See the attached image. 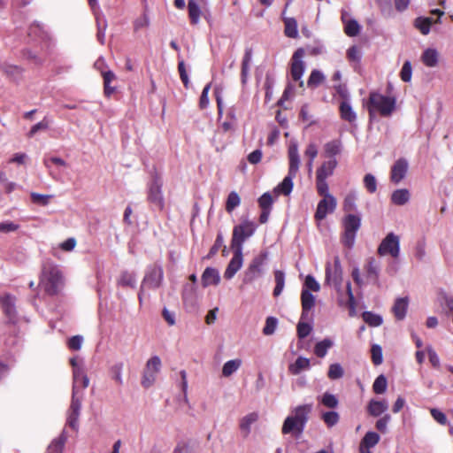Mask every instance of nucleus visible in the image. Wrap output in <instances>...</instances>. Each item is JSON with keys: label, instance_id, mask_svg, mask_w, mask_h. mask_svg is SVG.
Segmentation results:
<instances>
[{"label": "nucleus", "instance_id": "obj_1", "mask_svg": "<svg viewBox=\"0 0 453 453\" xmlns=\"http://www.w3.org/2000/svg\"><path fill=\"white\" fill-rule=\"evenodd\" d=\"M70 365L73 367V393L67 423L72 428L76 429L84 396L83 391L88 387L89 379L83 359L77 356L73 357L70 359Z\"/></svg>", "mask_w": 453, "mask_h": 453}, {"label": "nucleus", "instance_id": "obj_2", "mask_svg": "<svg viewBox=\"0 0 453 453\" xmlns=\"http://www.w3.org/2000/svg\"><path fill=\"white\" fill-rule=\"evenodd\" d=\"M288 173L283 180L278 184L273 192L276 195L288 196L294 187L293 180L296 176L300 166V156L298 151V145L296 142H290L288 146Z\"/></svg>", "mask_w": 453, "mask_h": 453}, {"label": "nucleus", "instance_id": "obj_3", "mask_svg": "<svg viewBox=\"0 0 453 453\" xmlns=\"http://www.w3.org/2000/svg\"><path fill=\"white\" fill-rule=\"evenodd\" d=\"M395 96H385L378 92H371L365 103L370 117L374 118L377 114L381 117H388L395 109Z\"/></svg>", "mask_w": 453, "mask_h": 453}, {"label": "nucleus", "instance_id": "obj_4", "mask_svg": "<svg viewBox=\"0 0 453 453\" xmlns=\"http://www.w3.org/2000/svg\"><path fill=\"white\" fill-rule=\"evenodd\" d=\"M62 284V275L54 265H44L39 286L49 296L57 295Z\"/></svg>", "mask_w": 453, "mask_h": 453}, {"label": "nucleus", "instance_id": "obj_5", "mask_svg": "<svg viewBox=\"0 0 453 453\" xmlns=\"http://www.w3.org/2000/svg\"><path fill=\"white\" fill-rule=\"evenodd\" d=\"M257 229V225L250 219H242V222L233 229L231 247L233 250L242 251L245 241L251 237Z\"/></svg>", "mask_w": 453, "mask_h": 453}, {"label": "nucleus", "instance_id": "obj_6", "mask_svg": "<svg viewBox=\"0 0 453 453\" xmlns=\"http://www.w3.org/2000/svg\"><path fill=\"white\" fill-rule=\"evenodd\" d=\"M266 260V252H262L255 257L243 273L242 283L251 284L253 281L261 277L264 273V266Z\"/></svg>", "mask_w": 453, "mask_h": 453}, {"label": "nucleus", "instance_id": "obj_7", "mask_svg": "<svg viewBox=\"0 0 453 453\" xmlns=\"http://www.w3.org/2000/svg\"><path fill=\"white\" fill-rule=\"evenodd\" d=\"M344 233L342 235V242L351 248L356 240L357 232L361 226V218L358 215L348 214L342 219Z\"/></svg>", "mask_w": 453, "mask_h": 453}, {"label": "nucleus", "instance_id": "obj_8", "mask_svg": "<svg viewBox=\"0 0 453 453\" xmlns=\"http://www.w3.org/2000/svg\"><path fill=\"white\" fill-rule=\"evenodd\" d=\"M342 282V268L340 258L335 257L334 263H327L326 265V283L332 285L340 292Z\"/></svg>", "mask_w": 453, "mask_h": 453}, {"label": "nucleus", "instance_id": "obj_9", "mask_svg": "<svg viewBox=\"0 0 453 453\" xmlns=\"http://www.w3.org/2000/svg\"><path fill=\"white\" fill-rule=\"evenodd\" d=\"M161 365V359L157 356H153L147 361L142 379V385L144 388H150L154 384Z\"/></svg>", "mask_w": 453, "mask_h": 453}, {"label": "nucleus", "instance_id": "obj_10", "mask_svg": "<svg viewBox=\"0 0 453 453\" xmlns=\"http://www.w3.org/2000/svg\"><path fill=\"white\" fill-rule=\"evenodd\" d=\"M162 280H163V269L158 265L151 266L148 270V272L143 279L142 286L141 288V290H140V293L138 296L140 302H142V295L144 288H157L158 287H160Z\"/></svg>", "mask_w": 453, "mask_h": 453}, {"label": "nucleus", "instance_id": "obj_11", "mask_svg": "<svg viewBox=\"0 0 453 453\" xmlns=\"http://www.w3.org/2000/svg\"><path fill=\"white\" fill-rule=\"evenodd\" d=\"M304 57V50L302 48L297 49L292 58H291V67L290 73L291 77L296 81H300V87L303 86V81H302L303 74L305 70V65L303 61V58Z\"/></svg>", "mask_w": 453, "mask_h": 453}, {"label": "nucleus", "instance_id": "obj_12", "mask_svg": "<svg viewBox=\"0 0 453 453\" xmlns=\"http://www.w3.org/2000/svg\"><path fill=\"white\" fill-rule=\"evenodd\" d=\"M0 305L3 312L12 323L17 319L16 297L7 292L0 293Z\"/></svg>", "mask_w": 453, "mask_h": 453}, {"label": "nucleus", "instance_id": "obj_13", "mask_svg": "<svg viewBox=\"0 0 453 453\" xmlns=\"http://www.w3.org/2000/svg\"><path fill=\"white\" fill-rule=\"evenodd\" d=\"M337 205L336 199L334 196H327L321 199L317 206L315 219L317 220L324 219L328 213H332Z\"/></svg>", "mask_w": 453, "mask_h": 453}, {"label": "nucleus", "instance_id": "obj_14", "mask_svg": "<svg viewBox=\"0 0 453 453\" xmlns=\"http://www.w3.org/2000/svg\"><path fill=\"white\" fill-rule=\"evenodd\" d=\"M148 199L156 207L162 210L164 207V196L162 193V182L154 180L149 188Z\"/></svg>", "mask_w": 453, "mask_h": 453}, {"label": "nucleus", "instance_id": "obj_15", "mask_svg": "<svg viewBox=\"0 0 453 453\" xmlns=\"http://www.w3.org/2000/svg\"><path fill=\"white\" fill-rule=\"evenodd\" d=\"M234 255L231 260L229 261L226 271L224 273V277L226 280H231L236 274V273L242 268L243 264V255L242 251L239 250H233Z\"/></svg>", "mask_w": 453, "mask_h": 453}, {"label": "nucleus", "instance_id": "obj_16", "mask_svg": "<svg viewBox=\"0 0 453 453\" xmlns=\"http://www.w3.org/2000/svg\"><path fill=\"white\" fill-rule=\"evenodd\" d=\"M380 256L391 255L396 257V235L394 233H389L381 242L378 248Z\"/></svg>", "mask_w": 453, "mask_h": 453}, {"label": "nucleus", "instance_id": "obj_17", "mask_svg": "<svg viewBox=\"0 0 453 453\" xmlns=\"http://www.w3.org/2000/svg\"><path fill=\"white\" fill-rule=\"evenodd\" d=\"M311 410L312 404L299 405L292 410L291 415L294 417V419L297 421L300 428L305 427Z\"/></svg>", "mask_w": 453, "mask_h": 453}, {"label": "nucleus", "instance_id": "obj_18", "mask_svg": "<svg viewBox=\"0 0 453 453\" xmlns=\"http://www.w3.org/2000/svg\"><path fill=\"white\" fill-rule=\"evenodd\" d=\"M257 412H250L243 416L239 422L240 431L244 438L248 437L251 432V426L258 420Z\"/></svg>", "mask_w": 453, "mask_h": 453}, {"label": "nucleus", "instance_id": "obj_19", "mask_svg": "<svg viewBox=\"0 0 453 453\" xmlns=\"http://www.w3.org/2000/svg\"><path fill=\"white\" fill-rule=\"evenodd\" d=\"M201 281L203 288H207L211 285L217 286L220 281L219 270L213 267L205 268L202 274Z\"/></svg>", "mask_w": 453, "mask_h": 453}, {"label": "nucleus", "instance_id": "obj_20", "mask_svg": "<svg viewBox=\"0 0 453 453\" xmlns=\"http://www.w3.org/2000/svg\"><path fill=\"white\" fill-rule=\"evenodd\" d=\"M338 165V161L335 158H330L327 161L322 163V165L317 169L316 179H325L334 174L335 168Z\"/></svg>", "mask_w": 453, "mask_h": 453}, {"label": "nucleus", "instance_id": "obj_21", "mask_svg": "<svg viewBox=\"0 0 453 453\" xmlns=\"http://www.w3.org/2000/svg\"><path fill=\"white\" fill-rule=\"evenodd\" d=\"M365 273V278L368 281L376 282L379 277V264L374 257H369L366 259L364 266Z\"/></svg>", "mask_w": 453, "mask_h": 453}, {"label": "nucleus", "instance_id": "obj_22", "mask_svg": "<svg viewBox=\"0 0 453 453\" xmlns=\"http://www.w3.org/2000/svg\"><path fill=\"white\" fill-rule=\"evenodd\" d=\"M304 430V427L300 428L299 424L292 415L288 416L282 426L281 432L283 434H293L296 436L300 435Z\"/></svg>", "mask_w": 453, "mask_h": 453}, {"label": "nucleus", "instance_id": "obj_23", "mask_svg": "<svg viewBox=\"0 0 453 453\" xmlns=\"http://www.w3.org/2000/svg\"><path fill=\"white\" fill-rule=\"evenodd\" d=\"M339 110L341 118L343 120L348 121L349 123L356 121L357 114L354 111L349 103V100H342L340 104Z\"/></svg>", "mask_w": 453, "mask_h": 453}, {"label": "nucleus", "instance_id": "obj_24", "mask_svg": "<svg viewBox=\"0 0 453 453\" xmlns=\"http://www.w3.org/2000/svg\"><path fill=\"white\" fill-rule=\"evenodd\" d=\"M315 296L311 292H309L307 289H302L301 303L303 308V317L306 312L311 311L315 306Z\"/></svg>", "mask_w": 453, "mask_h": 453}, {"label": "nucleus", "instance_id": "obj_25", "mask_svg": "<svg viewBox=\"0 0 453 453\" xmlns=\"http://www.w3.org/2000/svg\"><path fill=\"white\" fill-rule=\"evenodd\" d=\"M199 4L200 3L196 0H189L188 2V17L191 23L194 25L198 24L202 14Z\"/></svg>", "mask_w": 453, "mask_h": 453}, {"label": "nucleus", "instance_id": "obj_26", "mask_svg": "<svg viewBox=\"0 0 453 453\" xmlns=\"http://www.w3.org/2000/svg\"><path fill=\"white\" fill-rule=\"evenodd\" d=\"M342 144L339 140L330 141L324 145L325 155L330 158H334V156L339 155L342 152Z\"/></svg>", "mask_w": 453, "mask_h": 453}, {"label": "nucleus", "instance_id": "obj_27", "mask_svg": "<svg viewBox=\"0 0 453 453\" xmlns=\"http://www.w3.org/2000/svg\"><path fill=\"white\" fill-rule=\"evenodd\" d=\"M421 59L426 66L434 67L438 64V52L434 49H427L423 52Z\"/></svg>", "mask_w": 453, "mask_h": 453}, {"label": "nucleus", "instance_id": "obj_28", "mask_svg": "<svg viewBox=\"0 0 453 453\" xmlns=\"http://www.w3.org/2000/svg\"><path fill=\"white\" fill-rule=\"evenodd\" d=\"M242 362L240 358L228 360L224 364L222 367V375L226 378L230 377L239 370V368L242 366Z\"/></svg>", "mask_w": 453, "mask_h": 453}, {"label": "nucleus", "instance_id": "obj_29", "mask_svg": "<svg viewBox=\"0 0 453 453\" xmlns=\"http://www.w3.org/2000/svg\"><path fill=\"white\" fill-rule=\"evenodd\" d=\"M310 368V359L299 357L295 363L291 364L288 366V370L292 374H299L303 370H308Z\"/></svg>", "mask_w": 453, "mask_h": 453}, {"label": "nucleus", "instance_id": "obj_30", "mask_svg": "<svg viewBox=\"0 0 453 453\" xmlns=\"http://www.w3.org/2000/svg\"><path fill=\"white\" fill-rule=\"evenodd\" d=\"M66 440L67 436L65 432L63 431L61 434L58 438L54 439L49 445L48 453H61Z\"/></svg>", "mask_w": 453, "mask_h": 453}, {"label": "nucleus", "instance_id": "obj_31", "mask_svg": "<svg viewBox=\"0 0 453 453\" xmlns=\"http://www.w3.org/2000/svg\"><path fill=\"white\" fill-rule=\"evenodd\" d=\"M325 81V74L321 71L314 69L308 78L307 86L311 88H315L324 83Z\"/></svg>", "mask_w": 453, "mask_h": 453}, {"label": "nucleus", "instance_id": "obj_32", "mask_svg": "<svg viewBox=\"0 0 453 453\" xmlns=\"http://www.w3.org/2000/svg\"><path fill=\"white\" fill-rule=\"evenodd\" d=\"M286 36L289 38H296L298 36L297 22L294 18H284Z\"/></svg>", "mask_w": 453, "mask_h": 453}, {"label": "nucleus", "instance_id": "obj_33", "mask_svg": "<svg viewBox=\"0 0 453 453\" xmlns=\"http://www.w3.org/2000/svg\"><path fill=\"white\" fill-rule=\"evenodd\" d=\"M388 409V404L384 401L371 400L368 405V411L372 416H380Z\"/></svg>", "mask_w": 453, "mask_h": 453}, {"label": "nucleus", "instance_id": "obj_34", "mask_svg": "<svg viewBox=\"0 0 453 453\" xmlns=\"http://www.w3.org/2000/svg\"><path fill=\"white\" fill-rule=\"evenodd\" d=\"M334 345L332 340L326 338L316 343L314 347V353L319 357H324L328 349Z\"/></svg>", "mask_w": 453, "mask_h": 453}, {"label": "nucleus", "instance_id": "obj_35", "mask_svg": "<svg viewBox=\"0 0 453 453\" xmlns=\"http://www.w3.org/2000/svg\"><path fill=\"white\" fill-rule=\"evenodd\" d=\"M434 23V20L432 18H417L415 19L414 25L416 28H418L422 35H427L430 32L431 26Z\"/></svg>", "mask_w": 453, "mask_h": 453}, {"label": "nucleus", "instance_id": "obj_36", "mask_svg": "<svg viewBox=\"0 0 453 453\" xmlns=\"http://www.w3.org/2000/svg\"><path fill=\"white\" fill-rule=\"evenodd\" d=\"M317 399L321 404L329 409H334L339 404L338 398L334 395L328 392L324 393Z\"/></svg>", "mask_w": 453, "mask_h": 453}, {"label": "nucleus", "instance_id": "obj_37", "mask_svg": "<svg viewBox=\"0 0 453 453\" xmlns=\"http://www.w3.org/2000/svg\"><path fill=\"white\" fill-rule=\"evenodd\" d=\"M118 284L122 287L134 288L136 284V276L133 273L123 272L118 280Z\"/></svg>", "mask_w": 453, "mask_h": 453}, {"label": "nucleus", "instance_id": "obj_38", "mask_svg": "<svg viewBox=\"0 0 453 453\" xmlns=\"http://www.w3.org/2000/svg\"><path fill=\"white\" fill-rule=\"evenodd\" d=\"M124 368V364L122 362H118L112 365L110 367V373L112 378V380L119 385L123 384V378H122V371Z\"/></svg>", "mask_w": 453, "mask_h": 453}, {"label": "nucleus", "instance_id": "obj_39", "mask_svg": "<svg viewBox=\"0 0 453 453\" xmlns=\"http://www.w3.org/2000/svg\"><path fill=\"white\" fill-rule=\"evenodd\" d=\"M275 288L273 289V296H279L283 291L285 286V273L280 270L274 272Z\"/></svg>", "mask_w": 453, "mask_h": 453}, {"label": "nucleus", "instance_id": "obj_40", "mask_svg": "<svg viewBox=\"0 0 453 453\" xmlns=\"http://www.w3.org/2000/svg\"><path fill=\"white\" fill-rule=\"evenodd\" d=\"M241 203V198L235 191H231L226 202V211L231 213Z\"/></svg>", "mask_w": 453, "mask_h": 453}, {"label": "nucleus", "instance_id": "obj_41", "mask_svg": "<svg viewBox=\"0 0 453 453\" xmlns=\"http://www.w3.org/2000/svg\"><path fill=\"white\" fill-rule=\"evenodd\" d=\"M380 441V436L375 432H368L365 434L360 442V446L371 449L374 447Z\"/></svg>", "mask_w": 453, "mask_h": 453}, {"label": "nucleus", "instance_id": "obj_42", "mask_svg": "<svg viewBox=\"0 0 453 453\" xmlns=\"http://www.w3.org/2000/svg\"><path fill=\"white\" fill-rule=\"evenodd\" d=\"M251 59H252L251 50H246L244 56H243L242 64V83L246 82V78H247V75L249 73Z\"/></svg>", "mask_w": 453, "mask_h": 453}, {"label": "nucleus", "instance_id": "obj_43", "mask_svg": "<svg viewBox=\"0 0 453 453\" xmlns=\"http://www.w3.org/2000/svg\"><path fill=\"white\" fill-rule=\"evenodd\" d=\"M361 27L356 19H351L344 24V32L348 36L353 37L359 34Z\"/></svg>", "mask_w": 453, "mask_h": 453}, {"label": "nucleus", "instance_id": "obj_44", "mask_svg": "<svg viewBox=\"0 0 453 453\" xmlns=\"http://www.w3.org/2000/svg\"><path fill=\"white\" fill-rule=\"evenodd\" d=\"M343 375L344 370L340 364L334 363L330 365L327 372V376L330 380H338L341 379Z\"/></svg>", "mask_w": 453, "mask_h": 453}, {"label": "nucleus", "instance_id": "obj_45", "mask_svg": "<svg viewBox=\"0 0 453 453\" xmlns=\"http://www.w3.org/2000/svg\"><path fill=\"white\" fill-rule=\"evenodd\" d=\"M357 194L355 192H349L344 198L343 210L345 211H354L357 210L356 205Z\"/></svg>", "mask_w": 453, "mask_h": 453}, {"label": "nucleus", "instance_id": "obj_46", "mask_svg": "<svg viewBox=\"0 0 453 453\" xmlns=\"http://www.w3.org/2000/svg\"><path fill=\"white\" fill-rule=\"evenodd\" d=\"M362 316L365 323L371 326H378L382 323L381 317L371 311H365Z\"/></svg>", "mask_w": 453, "mask_h": 453}, {"label": "nucleus", "instance_id": "obj_47", "mask_svg": "<svg viewBox=\"0 0 453 453\" xmlns=\"http://www.w3.org/2000/svg\"><path fill=\"white\" fill-rule=\"evenodd\" d=\"M321 418L328 427L335 426L339 421V414L336 411H326L322 414Z\"/></svg>", "mask_w": 453, "mask_h": 453}, {"label": "nucleus", "instance_id": "obj_48", "mask_svg": "<svg viewBox=\"0 0 453 453\" xmlns=\"http://www.w3.org/2000/svg\"><path fill=\"white\" fill-rule=\"evenodd\" d=\"M387 379L384 375H380L376 378L372 385V390L375 394H382L387 389Z\"/></svg>", "mask_w": 453, "mask_h": 453}, {"label": "nucleus", "instance_id": "obj_49", "mask_svg": "<svg viewBox=\"0 0 453 453\" xmlns=\"http://www.w3.org/2000/svg\"><path fill=\"white\" fill-rule=\"evenodd\" d=\"M30 196L34 203L42 206L47 205L50 203V199L53 197L52 195H43L35 192H32L30 194Z\"/></svg>", "mask_w": 453, "mask_h": 453}, {"label": "nucleus", "instance_id": "obj_50", "mask_svg": "<svg viewBox=\"0 0 453 453\" xmlns=\"http://www.w3.org/2000/svg\"><path fill=\"white\" fill-rule=\"evenodd\" d=\"M303 289H307L309 292H319L320 290V285L312 275H307Z\"/></svg>", "mask_w": 453, "mask_h": 453}, {"label": "nucleus", "instance_id": "obj_51", "mask_svg": "<svg viewBox=\"0 0 453 453\" xmlns=\"http://www.w3.org/2000/svg\"><path fill=\"white\" fill-rule=\"evenodd\" d=\"M0 69L4 73L11 76L20 75L23 73V69L15 65L4 64L0 65Z\"/></svg>", "mask_w": 453, "mask_h": 453}, {"label": "nucleus", "instance_id": "obj_52", "mask_svg": "<svg viewBox=\"0 0 453 453\" xmlns=\"http://www.w3.org/2000/svg\"><path fill=\"white\" fill-rule=\"evenodd\" d=\"M372 360L375 365H379L383 361L382 349L378 344H373L371 349Z\"/></svg>", "mask_w": 453, "mask_h": 453}, {"label": "nucleus", "instance_id": "obj_53", "mask_svg": "<svg viewBox=\"0 0 453 453\" xmlns=\"http://www.w3.org/2000/svg\"><path fill=\"white\" fill-rule=\"evenodd\" d=\"M364 186L369 193H374L377 189V181L375 177L367 173L364 177Z\"/></svg>", "mask_w": 453, "mask_h": 453}, {"label": "nucleus", "instance_id": "obj_54", "mask_svg": "<svg viewBox=\"0 0 453 453\" xmlns=\"http://www.w3.org/2000/svg\"><path fill=\"white\" fill-rule=\"evenodd\" d=\"M278 320L274 317H268L265 321V327L263 329V333L265 335H272L277 327Z\"/></svg>", "mask_w": 453, "mask_h": 453}, {"label": "nucleus", "instance_id": "obj_55", "mask_svg": "<svg viewBox=\"0 0 453 453\" xmlns=\"http://www.w3.org/2000/svg\"><path fill=\"white\" fill-rule=\"evenodd\" d=\"M316 188L319 195L323 197L332 196L329 193L328 184L325 179H316Z\"/></svg>", "mask_w": 453, "mask_h": 453}, {"label": "nucleus", "instance_id": "obj_56", "mask_svg": "<svg viewBox=\"0 0 453 453\" xmlns=\"http://www.w3.org/2000/svg\"><path fill=\"white\" fill-rule=\"evenodd\" d=\"M150 26V19L147 14L143 13L138 17L134 22V31H138L142 28H146Z\"/></svg>", "mask_w": 453, "mask_h": 453}, {"label": "nucleus", "instance_id": "obj_57", "mask_svg": "<svg viewBox=\"0 0 453 453\" xmlns=\"http://www.w3.org/2000/svg\"><path fill=\"white\" fill-rule=\"evenodd\" d=\"M362 54L357 46H352L347 50V58L350 62L358 63Z\"/></svg>", "mask_w": 453, "mask_h": 453}, {"label": "nucleus", "instance_id": "obj_58", "mask_svg": "<svg viewBox=\"0 0 453 453\" xmlns=\"http://www.w3.org/2000/svg\"><path fill=\"white\" fill-rule=\"evenodd\" d=\"M82 343H83V337L81 335H74V336L71 337L67 342L68 348L72 350L81 349Z\"/></svg>", "mask_w": 453, "mask_h": 453}, {"label": "nucleus", "instance_id": "obj_59", "mask_svg": "<svg viewBox=\"0 0 453 453\" xmlns=\"http://www.w3.org/2000/svg\"><path fill=\"white\" fill-rule=\"evenodd\" d=\"M19 228V226L12 221L0 222V234L15 232Z\"/></svg>", "mask_w": 453, "mask_h": 453}, {"label": "nucleus", "instance_id": "obj_60", "mask_svg": "<svg viewBox=\"0 0 453 453\" xmlns=\"http://www.w3.org/2000/svg\"><path fill=\"white\" fill-rule=\"evenodd\" d=\"M259 206L263 210H270L273 204V198L270 193L263 194L258 199Z\"/></svg>", "mask_w": 453, "mask_h": 453}, {"label": "nucleus", "instance_id": "obj_61", "mask_svg": "<svg viewBox=\"0 0 453 453\" xmlns=\"http://www.w3.org/2000/svg\"><path fill=\"white\" fill-rule=\"evenodd\" d=\"M411 73H412V70H411V63L409 61H406L403 64L401 73H400V77H401L402 81L404 82L410 81L411 79Z\"/></svg>", "mask_w": 453, "mask_h": 453}, {"label": "nucleus", "instance_id": "obj_62", "mask_svg": "<svg viewBox=\"0 0 453 453\" xmlns=\"http://www.w3.org/2000/svg\"><path fill=\"white\" fill-rule=\"evenodd\" d=\"M408 303V297L398 298V320H401L405 317Z\"/></svg>", "mask_w": 453, "mask_h": 453}, {"label": "nucleus", "instance_id": "obj_63", "mask_svg": "<svg viewBox=\"0 0 453 453\" xmlns=\"http://www.w3.org/2000/svg\"><path fill=\"white\" fill-rule=\"evenodd\" d=\"M311 326L308 323L304 322H299L297 325V334L299 338H305L307 337L310 333L311 332Z\"/></svg>", "mask_w": 453, "mask_h": 453}, {"label": "nucleus", "instance_id": "obj_64", "mask_svg": "<svg viewBox=\"0 0 453 453\" xmlns=\"http://www.w3.org/2000/svg\"><path fill=\"white\" fill-rule=\"evenodd\" d=\"M431 416L436 420L440 425H446L447 417L446 415L438 409L433 408L430 410Z\"/></svg>", "mask_w": 453, "mask_h": 453}]
</instances>
